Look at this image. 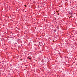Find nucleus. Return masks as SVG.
Returning a JSON list of instances; mask_svg holds the SVG:
<instances>
[{"label":"nucleus","instance_id":"obj_5","mask_svg":"<svg viewBox=\"0 0 77 77\" xmlns=\"http://www.w3.org/2000/svg\"><path fill=\"white\" fill-rule=\"evenodd\" d=\"M25 6H26V5H25Z\"/></svg>","mask_w":77,"mask_h":77},{"label":"nucleus","instance_id":"obj_2","mask_svg":"<svg viewBox=\"0 0 77 77\" xmlns=\"http://www.w3.org/2000/svg\"><path fill=\"white\" fill-rule=\"evenodd\" d=\"M69 14H70L71 15V17H72V14L71 13H70Z\"/></svg>","mask_w":77,"mask_h":77},{"label":"nucleus","instance_id":"obj_1","mask_svg":"<svg viewBox=\"0 0 77 77\" xmlns=\"http://www.w3.org/2000/svg\"><path fill=\"white\" fill-rule=\"evenodd\" d=\"M29 57H30L29 56L27 58L28 59H29V60H31V59H32V58H29Z\"/></svg>","mask_w":77,"mask_h":77},{"label":"nucleus","instance_id":"obj_3","mask_svg":"<svg viewBox=\"0 0 77 77\" xmlns=\"http://www.w3.org/2000/svg\"><path fill=\"white\" fill-rule=\"evenodd\" d=\"M34 42V41H33V42Z\"/></svg>","mask_w":77,"mask_h":77},{"label":"nucleus","instance_id":"obj_4","mask_svg":"<svg viewBox=\"0 0 77 77\" xmlns=\"http://www.w3.org/2000/svg\"><path fill=\"white\" fill-rule=\"evenodd\" d=\"M54 32H56V31H54Z\"/></svg>","mask_w":77,"mask_h":77},{"label":"nucleus","instance_id":"obj_6","mask_svg":"<svg viewBox=\"0 0 77 77\" xmlns=\"http://www.w3.org/2000/svg\"><path fill=\"white\" fill-rule=\"evenodd\" d=\"M58 15H59V14H58Z\"/></svg>","mask_w":77,"mask_h":77}]
</instances>
